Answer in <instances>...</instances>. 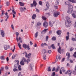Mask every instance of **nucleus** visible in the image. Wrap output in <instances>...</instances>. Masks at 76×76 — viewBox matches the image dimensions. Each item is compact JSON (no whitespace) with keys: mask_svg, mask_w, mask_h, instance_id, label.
Here are the masks:
<instances>
[{"mask_svg":"<svg viewBox=\"0 0 76 76\" xmlns=\"http://www.w3.org/2000/svg\"><path fill=\"white\" fill-rule=\"evenodd\" d=\"M52 41H56V37H53L52 38Z\"/></svg>","mask_w":76,"mask_h":76,"instance_id":"26","label":"nucleus"},{"mask_svg":"<svg viewBox=\"0 0 76 76\" xmlns=\"http://www.w3.org/2000/svg\"><path fill=\"white\" fill-rule=\"evenodd\" d=\"M68 7L69 9L71 10L73 9V6L72 5H70V4L69 6H68Z\"/></svg>","mask_w":76,"mask_h":76,"instance_id":"11","label":"nucleus"},{"mask_svg":"<svg viewBox=\"0 0 76 76\" xmlns=\"http://www.w3.org/2000/svg\"><path fill=\"white\" fill-rule=\"evenodd\" d=\"M0 59L1 60H5V58H4V56H1L0 58Z\"/></svg>","mask_w":76,"mask_h":76,"instance_id":"25","label":"nucleus"},{"mask_svg":"<svg viewBox=\"0 0 76 76\" xmlns=\"http://www.w3.org/2000/svg\"><path fill=\"white\" fill-rule=\"evenodd\" d=\"M72 71L71 70H68L67 72L65 73V74H69V76H70V75L72 74Z\"/></svg>","mask_w":76,"mask_h":76,"instance_id":"5","label":"nucleus"},{"mask_svg":"<svg viewBox=\"0 0 76 76\" xmlns=\"http://www.w3.org/2000/svg\"><path fill=\"white\" fill-rule=\"evenodd\" d=\"M8 18H9V16L8 15H7L5 18V21H7V19H8Z\"/></svg>","mask_w":76,"mask_h":76,"instance_id":"30","label":"nucleus"},{"mask_svg":"<svg viewBox=\"0 0 76 76\" xmlns=\"http://www.w3.org/2000/svg\"><path fill=\"white\" fill-rule=\"evenodd\" d=\"M46 58H47V56H46V55H45V54H44V55L43 59L44 60H46Z\"/></svg>","mask_w":76,"mask_h":76,"instance_id":"43","label":"nucleus"},{"mask_svg":"<svg viewBox=\"0 0 76 76\" xmlns=\"http://www.w3.org/2000/svg\"><path fill=\"white\" fill-rule=\"evenodd\" d=\"M58 53L61 54V47L60 46H59V48L58 49Z\"/></svg>","mask_w":76,"mask_h":76,"instance_id":"18","label":"nucleus"},{"mask_svg":"<svg viewBox=\"0 0 76 76\" xmlns=\"http://www.w3.org/2000/svg\"><path fill=\"white\" fill-rule=\"evenodd\" d=\"M43 26L45 27V28H47L48 25V23L47 22L45 21L43 23Z\"/></svg>","mask_w":76,"mask_h":76,"instance_id":"7","label":"nucleus"},{"mask_svg":"<svg viewBox=\"0 0 76 76\" xmlns=\"http://www.w3.org/2000/svg\"><path fill=\"white\" fill-rule=\"evenodd\" d=\"M23 46L24 49H26V48H27L28 50H30V48H29V45H27L26 44H24L23 45Z\"/></svg>","mask_w":76,"mask_h":76,"instance_id":"2","label":"nucleus"},{"mask_svg":"<svg viewBox=\"0 0 76 76\" xmlns=\"http://www.w3.org/2000/svg\"><path fill=\"white\" fill-rule=\"evenodd\" d=\"M60 15V12H56L54 13V16L55 17H57V16Z\"/></svg>","mask_w":76,"mask_h":76,"instance_id":"8","label":"nucleus"},{"mask_svg":"<svg viewBox=\"0 0 76 76\" xmlns=\"http://www.w3.org/2000/svg\"><path fill=\"white\" fill-rule=\"evenodd\" d=\"M76 11H74L73 12L72 14V16L74 18H76Z\"/></svg>","mask_w":76,"mask_h":76,"instance_id":"6","label":"nucleus"},{"mask_svg":"<svg viewBox=\"0 0 76 76\" xmlns=\"http://www.w3.org/2000/svg\"><path fill=\"white\" fill-rule=\"evenodd\" d=\"M37 25L38 26H39V25H41V23L40 22H38L37 23Z\"/></svg>","mask_w":76,"mask_h":76,"instance_id":"46","label":"nucleus"},{"mask_svg":"<svg viewBox=\"0 0 76 76\" xmlns=\"http://www.w3.org/2000/svg\"><path fill=\"white\" fill-rule=\"evenodd\" d=\"M30 45H32V44H33V43H32V42H31V41L30 42Z\"/></svg>","mask_w":76,"mask_h":76,"instance_id":"60","label":"nucleus"},{"mask_svg":"<svg viewBox=\"0 0 76 76\" xmlns=\"http://www.w3.org/2000/svg\"><path fill=\"white\" fill-rule=\"evenodd\" d=\"M66 41H68L69 39V36H67L66 37Z\"/></svg>","mask_w":76,"mask_h":76,"instance_id":"37","label":"nucleus"},{"mask_svg":"<svg viewBox=\"0 0 76 76\" xmlns=\"http://www.w3.org/2000/svg\"><path fill=\"white\" fill-rule=\"evenodd\" d=\"M20 64L21 65H24L25 63L22 60V61L20 62Z\"/></svg>","mask_w":76,"mask_h":76,"instance_id":"31","label":"nucleus"},{"mask_svg":"<svg viewBox=\"0 0 76 76\" xmlns=\"http://www.w3.org/2000/svg\"><path fill=\"white\" fill-rule=\"evenodd\" d=\"M33 4L35 7H36V5L37 4V2H36V1H34L33 2Z\"/></svg>","mask_w":76,"mask_h":76,"instance_id":"20","label":"nucleus"},{"mask_svg":"<svg viewBox=\"0 0 76 76\" xmlns=\"http://www.w3.org/2000/svg\"><path fill=\"white\" fill-rule=\"evenodd\" d=\"M16 39L17 40V42H18L19 41V39H18V36L19 35V33L17 32L16 33Z\"/></svg>","mask_w":76,"mask_h":76,"instance_id":"9","label":"nucleus"},{"mask_svg":"<svg viewBox=\"0 0 76 76\" xmlns=\"http://www.w3.org/2000/svg\"><path fill=\"white\" fill-rule=\"evenodd\" d=\"M1 34L3 37H4L5 36V34H4V31H1Z\"/></svg>","mask_w":76,"mask_h":76,"instance_id":"14","label":"nucleus"},{"mask_svg":"<svg viewBox=\"0 0 76 76\" xmlns=\"http://www.w3.org/2000/svg\"><path fill=\"white\" fill-rule=\"evenodd\" d=\"M13 71L15 72H18V71H19V70L16 68H14L13 69Z\"/></svg>","mask_w":76,"mask_h":76,"instance_id":"27","label":"nucleus"},{"mask_svg":"<svg viewBox=\"0 0 76 76\" xmlns=\"http://www.w3.org/2000/svg\"><path fill=\"white\" fill-rule=\"evenodd\" d=\"M65 4H66L67 5H68V6H69V5H70V4L69 2L66 1L65 2Z\"/></svg>","mask_w":76,"mask_h":76,"instance_id":"24","label":"nucleus"},{"mask_svg":"<svg viewBox=\"0 0 76 76\" xmlns=\"http://www.w3.org/2000/svg\"><path fill=\"white\" fill-rule=\"evenodd\" d=\"M65 19L67 21V22L65 23L66 27L67 28L70 27L71 25V22H72V21H70V18L69 17H65Z\"/></svg>","mask_w":76,"mask_h":76,"instance_id":"1","label":"nucleus"},{"mask_svg":"<svg viewBox=\"0 0 76 76\" xmlns=\"http://www.w3.org/2000/svg\"><path fill=\"white\" fill-rule=\"evenodd\" d=\"M4 48L5 50H7L10 48V46L9 45H5L4 46Z\"/></svg>","mask_w":76,"mask_h":76,"instance_id":"4","label":"nucleus"},{"mask_svg":"<svg viewBox=\"0 0 76 76\" xmlns=\"http://www.w3.org/2000/svg\"><path fill=\"white\" fill-rule=\"evenodd\" d=\"M66 56H67V58L69 59L70 57V54L69 53H67L66 54Z\"/></svg>","mask_w":76,"mask_h":76,"instance_id":"13","label":"nucleus"},{"mask_svg":"<svg viewBox=\"0 0 76 76\" xmlns=\"http://www.w3.org/2000/svg\"><path fill=\"white\" fill-rule=\"evenodd\" d=\"M23 8L21 7L20 8V12H23L24 11Z\"/></svg>","mask_w":76,"mask_h":76,"instance_id":"45","label":"nucleus"},{"mask_svg":"<svg viewBox=\"0 0 76 76\" xmlns=\"http://www.w3.org/2000/svg\"><path fill=\"white\" fill-rule=\"evenodd\" d=\"M15 57H16V55H13L12 56V58H15Z\"/></svg>","mask_w":76,"mask_h":76,"instance_id":"56","label":"nucleus"},{"mask_svg":"<svg viewBox=\"0 0 76 76\" xmlns=\"http://www.w3.org/2000/svg\"><path fill=\"white\" fill-rule=\"evenodd\" d=\"M69 1L73 3H76V0H69Z\"/></svg>","mask_w":76,"mask_h":76,"instance_id":"16","label":"nucleus"},{"mask_svg":"<svg viewBox=\"0 0 76 76\" xmlns=\"http://www.w3.org/2000/svg\"><path fill=\"white\" fill-rule=\"evenodd\" d=\"M47 53V50L45 49H43L42 50V53Z\"/></svg>","mask_w":76,"mask_h":76,"instance_id":"36","label":"nucleus"},{"mask_svg":"<svg viewBox=\"0 0 76 76\" xmlns=\"http://www.w3.org/2000/svg\"><path fill=\"white\" fill-rule=\"evenodd\" d=\"M62 71L61 70V69L60 70V74H62Z\"/></svg>","mask_w":76,"mask_h":76,"instance_id":"63","label":"nucleus"},{"mask_svg":"<svg viewBox=\"0 0 76 76\" xmlns=\"http://www.w3.org/2000/svg\"><path fill=\"white\" fill-rule=\"evenodd\" d=\"M45 46V45H47V43H42L41 44V47H43L44 46Z\"/></svg>","mask_w":76,"mask_h":76,"instance_id":"21","label":"nucleus"},{"mask_svg":"<svg viewBox=\"0 0 76 76\" xmlns=\"http://www.w3.org/2000/svg\"><path fill=\"white\" fill-rule=\"evenodd\" d=\"M56 69V68H55V67H54L53 68V69L52 70V72H54V70H55V69Z\"/></svg>","mask_w":76,"mask_h":76,"instance_id":"59","label":"nucleus"},{"mask_svg":"<svg viewBox=\"0 0 76 76\" xmlns=\"http://www.w3.org/2000/svg\"><path fill=\"white\" fill-rule=\"evenodd\" d=\"M48 53L49 54H50V53H51V50H49L48 51Z\"/></svg>","mask_w":76,"mask_h":76,"instance_id":"57","label":"nucleus"},{"mask_svg":"<svg viewBox=\"0 0 76 76\" xmlns=\"http://www.w3.org/2000/svg\"><path fill=\"white\" fill-rule=\"evenodd\" d=\"M19 4H20V6H23L25 4L21 2H19Z\"/></svg>","mask_w":76,"mask_h":76,"instance_id":"19","label":"nucleus"},{"mask_svg":"<svg viewBox=\"0 0 76 76\" xmlns=\"http://www.w3.org/2000/svg\"><path fill=\"white\" fill-rule=\"evenodd\" d=\"M11 27L12 29H13V30H14V29H15V28H14V26H13V25L12 24V25H11Z\"/></svg>","mask_w":76,"mask_h":76,"instance_id":"47","label":"nucleus"},{"mask_svg":"<svg viewBox=\"0 0 76 76\" xmlns=\"http://www.w3.org/2000/svg\"><path fill=\"white\" fill-rule=\"evenodd\" d=\"M55 75H56V73H55V72H53L52 74V75L51 76H55Z\"/></svg>","mask_w":76,"mask_h":76,"instance_id":"51","label":"nucleus"},{"mask_svg":"<svg viewBox=\"0 0 76 76\" xmlns=\"http://www.w3.org/2000/svg\"><path fill=\"white\" fill-rule=\"evenodd\" d=\"M38 32L37 31L35 34V38H37L38 37Z\"/></svg>","mask_w":76,"mask_h":76,"instance_id":"35","label":"nucleus"},{"mask_svg":"<svg viewBox=\"0 0 76 76\" xmlns=\"http://www.w3.org/2000/svg\"><path fill=\"white\" fill-rule=\"evenodd\" d=\"M25 53L26 54L25 56L26 57H28V54L26 53V52H25Z\"/></svg>","mask_w":76,"mask_h":76,"instance_id":"58","label":"nucleus"},{"mask_svg":"<svg viewBox=\"0 0 76 76\" xmlns=\"http://www.w3.org/2000/svg\"><path fill=\"white\" fill-rule=\"evenodd\" d=\"M18 45L19 48L20 49H22V48H21V45H20V43H19L18 44Z\"/></svg>","mask_w":76,"mask_h":76,"instance_id":"34","label":"nucleus"},{"mask_svg":"<svg viewBox=\"0 0 76 76\" xmlns=\"http://www.w3.org/2000/svg\"><path fill=\"white\" fill-rule=\"evenodd\" d=\"M51 47L53 49H55V46H54V44H53L51 45Z\"/></svg>","mask_w":76,"mask_h":76,"instance_id":"38","label":"nucleus"},{"mask_svg":"<svg viewBox=\"0 0 76 76\" xmlns=\"http://www.w3.org/2000/svg\"><path fill=\"white\" fill-rule=\"evenodd\" d=\"M15 62H17V64H19V61L18 60H15Z\"/></svg>","mask_w":76,"mask_h":76,"instance_id":"48","label":"nucleus"},{"mask_svg":"<svg viewBox=\"0 0 76 76\" xmlns=\"http://www.w3.org/2000/svg\"><path fill=\"white\" fill-rule=\"evenodd\" d=\"M36 14H33L32 15V19H35V18H36Z\"/></svg>","mask_w":76,"mask_h":76,"instance_id":"17","label":"nucleus"},{"mask_svg":"<svg viewBox=\"0 0 76 76\" xmlns=\"http://www.w3.org/2000/svg\"><path fill=\"white\" fill-rule=\"evenodd\" d=\"M57 58H58L59 60H60L61 59V58H60V55L59 56H56V61H58Z\"/></svg>","mask_w":76,"mask_h":76,"instance_id":"28","label":"nucleus"},{"mask_svg":"<svg viewBox=\"0 0 76 76\" xmlns=\"http://www.w3.org/2000/svg\"><path fill=\"white\" fill-rule=\"evenodd\" d=\"M48 72H50V71H51V68H50V67H49L48 68Z\"/></svg>","mask_w":76,"mask_h":76,"instance_id":"52","label":"nucleus"},{"mask_svg":"<svg viewBox=\"0 0 76 76\" xmlns=\"http://www.w3.org/2000/svg\"><path fill=\"white\" fill-rule=\"evenodd\" d=\"M47 31H48V29H45L42 31V32H44V33H45L47 32Z\"/></svg>","mask_w":76,"mask_h":76,"instance_id":"32","label":"nucleus"},{"mask_svg":"<svg viewBox=\"0 0 76 76\" xmlns=\"http://www.w3.org/2000/svg\"><path fill=\"white\" fill-rule=\"evenodd\" d=\"M39 4H40V5H42V2L41 1H39Z\"/></svg>","mask_w":76,"mask_h":76,"instance_id":"54","label":"nucleus"},{"mask_svg":"<svg viewBox=\"0 0 76 76\" xmlns=\"http://www.w3.org/2000/svg\"><path fill=\"white\" fill-rule=\"evenodd\" d=\"M6 6H8L9 5V2H7L6 3Z\"/></svg>","mask_w":76,"mask_h":76,"instance_id":"55","label":"nucleus"},{"mask_svg":"<svg viewBox=\"0 0 76 76\" xmlns=\"http://www.w3.org/2000/svg\"><path fill=\"white\" fill-rule=\"evenodd\" d=\"M42 18L44 20H47L46 17L44 16H42Z\"/></svg>","mask_w":76,"mask_h":76,"instance_id":"22","label":"nucleus"},{"mask_svg":"<svg viewBox=\"0 0 76 76\" xmlns=\"http://www.w3.org/2000/svg\"><path fill=\"white\" fill-rule=\"evenodd\" d=\"M22 60L23 61H24V62H26V59L25 58H23L22 59Z\"/></svg>","mask_w":76,"mask_h":76,"instance_id":"39","label":"nucleus"},{"mask_svg":"<svg viewBox=\"0 0 76 76\" xmlns=\"http://www.w3.org/2000/svg\"><path fill=\"white\" fill-rule=\"evenodd\" d=\"M56 33L58 35H60L61 34V31L60 30H58L56 31Z\"/></svg>","mask_w":76,"mask_h":76,"instance_id":"12","label":"nucleus"},{"mask_svg":"<svg viewBox=\"0 0 76 76\" xmlns=\"http://www.w3.org/2000/svg\"><path fill=\"white\" fill-rule=\"evenodd\" d=\"M46 6L47 7V8L48 9L49 8V7H50V5L49 4H48V3L46 4Z\"/></svg>","mask_w":76,"mask_h":76,"instance_id":"40","label":"nucleus"},{"mask_svg":"<svg viewBox=\"0 0 76 76\" xmlns=\"http://www.w3.org/2000/svg\"><path fill=\"white\" fill-rule=\"evenodd\" d=\"M31 55V53L28 54V56H27L28 58H30Z\"/></svg>","mask_w":76,"mask_h":76,"instance_id":"44","label":"nucleus"},{"mask_svg":"<svg viewBox=\"0 0 76 76\" xmlns=\"http://www.w3.org/2000/svg\"><path fill=\"white\" fill-rule=\"evenodd\" d=\"M12 13H13V14H16V12L14 10V9L12 10Z\"/></svg>","mask_w":76,"mask_h":76,"instance_id":"41","label":"nucleus"},{"mask_svg":"<svg viewBox=\"0 0 76 76\" xmlns=\"http://www.w3.org/2000/svg\"><path fill=\"white\" fill-rule=\"evenodd\" d=\"M36 12H39V10L37 9V8H36Z\"/></svg>","mask_w":76,"mask_h":76,"instance_id":"53","label":"nucleus"},{"mask_svg":"<svg viewBox=\"0 0 76 76\" xmlns=\"http://www.w3.org/2000/svg\"><path fill=\"white\" fill-rule=\"evenodd\" d=\"M61 70L62 71V72H63L64 73L65 72H66L65 71V70L64 69V67H62L61 68Z\"/></svg>","mask_w":76,"mask_h":76,"instance_id":"33","label":"nucleus"},{"mask_svg":"<svg viewBox=\"0 0 76 76\" xmlns=\"http://www.w3.org/2000/svg\"><path fill=\"white\" fill-rule=\"evenodd\" d=\"M34 67V64H31L30 65V69L31 70H32V67Z\"/></svg>","mask_w":76,"mask_h":76,"instance_id":"15","label":"nucleus"},{"mask_svg":"<svg viewBox=\"0 0 76 76\" xmlns=\"http://www.w3.org/2000/svg\"><path fill=\"white\" fill-rule=\"evenodd\" d=\"M74 27H76V21L75 22V24H74Z\"/></svg>","mask_w":76,"mask_h":76,"instance_id":"61","label":"nucleus"},{"mask_svg":"<svg viewBox=\"0 0 76 76\" xmlns=\"http://www.w3.org/2000/svg\"><path fill=\"white\" fill-rule=\"evenodd\" d=\"M48 36H47L46 37V41H48Z\"/></svg>","mask_w":76,"mask_h":76,"instance_id":"50","label":"nucleus"},{"mask_svg":"<svg viewBox=\"0 0 76 76\" xmlns=\"http://www.w3.org/2000/svg\"><path fill=\"white\" fill-rule=\"evenodd\" d=\"M56 4H59V2L56 1Z\"/></svg>","mask_w":76,"mask_h":76,"instance_id":"62","label":"nucleus"},{"mask_svg":"<svg viewBox=\"0 0 76 76\" xmlns=\"http://www.w3.org/2000/svg\"><path fill=\"white\" fill-rule=\"evenodd\" d=\"M73 74L74 75H76V71H74L73 72Z\"/></svg>","mask_w":76,"mask_h":76,"instance_id":"64","label":"nucleus"},{"mask_svg":"<svg viewBox=\"0 0 76 76\" xmlns=\"http://www.w3.org/2000/svg\"><path fill=\"white\" fill-rule=\"evenodd\" d=\"M60 66H58L57 67V68L56 69V72H58V70H60Z\"/></svg>","mask_w":76,"mask_h":76,"instance_id":"23","label":"nucleus"},{"mask_svg":"<svg viewBox=\"0 0 76 76\" xmlns=\"http://www.w3.org/2000/svg\"><path fill=\"white\" fill-rule=\"evenodd\" d=\"M19 70L20 71L22 70V68H21V66L19 65L18 67Z\"/></svg>","mask_w":76,"mask_h":76,"instance_id":"29","label":"nucleus"},{"mask_svg":"<svg viewBox=\"0 0 76 76\" xmlns=\"http://www.w3.org/2000/svg\"><path fill=\"white\" fill-rule=\"evenodd\" d=\"M18 76H22V74L21 73V72H20L18 74Z\"/></svg>","mask_w":76,"mask_h":76,"instance_id":"49","label":"nucleus"},{"mask_svg":"<svg viewBox=\"0 0 76 76\" xmlns=\"http://www.w3.org/2000/svg\"><path fill=\"white\" fill-rule=\"evenodd\" d=\"M55 23V22L53 21H50L49 22V24L50 26V27H52L53 26V24H54Z\"/></svg>","mask_w":76,"mask_h":76,"instance_id":"3","label":"nucleus"},{"mask_svg":"<svg viewBox=\"0 0 76 76\" xmlns=\"http://www.w3.org/2000/svg\"><path fill=\"white\" fill-rule=\"evenodd\" d=\"M73 9H72L71 10L69 9L67 11L68 13H69V14H70L72 13V12H73Z\"/></svg>","mask_w":76,"mask_h":76,"instance_id":"10","label":"nucleus"},{"mask_svg":"<svg viewBox=\"0 0 76 76\" xmlns=\"http://www.w3.org/2000/svg\"><path fill=\"white\" fill-rule=\"evenodd\" d=\"M29 61H30V58L27 59L26 61L27 62V64H28V63H29Z\"/></svg>","mask_w":76,"mask_h":76,"instance_id":"42","label":"nucleus"}]
</instances>
